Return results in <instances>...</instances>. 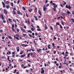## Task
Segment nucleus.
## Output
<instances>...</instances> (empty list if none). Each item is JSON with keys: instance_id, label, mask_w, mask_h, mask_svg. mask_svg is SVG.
Returning <instances> with one entry per match:
<instances>
[{"instance_id": "obj_52", "label": "nucleus", "mask_w": 74, "mask_h": 74, "mask_svg": "<svg viewBox=\"0 0 74 74\" xmlns=\"http://www.w3.org/2000/svg\"><path fill=\"white\" fill-rule=\"evenodd\" d=\"M57 38H56V37H55V36L54 37V40H56Z\"/></svg>"}, {"instance_id": "obj_39", "label": "nucleus", "mask_w": 74, "mask_h": 74, "mask_svg": "<svg viewBox=\"0 0 74 74\" xmlns=\"http://www.w3.org/2000/svg\"><path fill=\"white\" fill-rule=\"evenodd\" d=\"M16 36H17V37H19V35H18V34H16Z\"/></svg>"}, {"instance_id": "obj_41", "label": "nucleus", "mask_w": 74, "mask_h": 74, "mask_svg": "<svg viewBox=\"0 0 74 74\" xmlns=\"http://www.w3.org/2000/svg\"><path fill=\"white\" fill-rule=\"evenodd\" d=\"M71 20L72 21V22L73 23H74V19H71Z\"/></svg>"}, {"instance_id": "obj_34", "label": "nucleus", "mask_w": 74, "mask_h": 74, "mask_svg": "<svg viewBox=\"0 0 74 74\" xmlns=\"http://www.w3.org/2000/svg\"><path fill=\"white\" fill-rule=\"evenodd\" d=\"M62 67V65L60 66H59V69H61V67Z\"/></svg>"}, {"instance_id": "obj_5", "label": "nucleus", "mask_w": 74, "mask_h": 74, "mask_svg": "<svg viewBox=\"0 0 74 74\" xmlns=\"http://www.w3.org/2000/svg\"><path fill=\"white\" fill-rule=\"evenodd\" d=\"M16 49L17 52H19V46L17 47Z\"/></svg>"}, {"instance_id": "obj_37", "label": "nucleus", "mask_w": 74, "mask_h": 74, "mask_svg": "<svg viewBox=\"0 0 74 74\" xmlns=\"http://www.w3.org/2000/svg\"><path fill=\"white\" fill-rule=\"evenodd\" d=\"M45 29H47V24H45Z\"/></svg>"}, {"instance_id": "obj_32", "label": "nucleus", "mask_w": 74, "mask_h": 74, "mask_svg": "<svg viewBox=\"0 0 74 74\" xmlns=\"http://www.w3.org/2000/svg\"><path fill=\"white\" fill-rule=\"evenodd\" d=\"M31 30H32V31L33 32V31H34V28H32L31 29Z\"/></svg>"}, {"instance_id": "obj_50", "label": "nucleus", "mask_w": 74, "mask_h": 74, "mask_svg": "<svg viewBox=\"0 0 74 74\" xmlns=\"http://www.w3.org/2000/svg\"><path fill=\"white\" fill-rule=\"evenodd\" d=\"M56 50H55L53 53L54 54H56Z\"/></svg>"}, {"instance_id": "obj_8", "label": "nucleus", "mask_w": 74, "mask_h": 74, "mask_svg": "<svg viewBox=\"0 0 74 74\" xmlns=\"http://www.w3.org/2000/svg\"><path fill=\"white\" fill-rule=\"evenodd\" d=\"M38 14H40V16H41V11L40 10H39L38 11Z\"/></svg>"}, {"instance_id": "obj_30", "label": "nucleus", "mask_w": 74, "mask_h": 74, "mask_svg": "<svg viewBox=\"0 0 74 74\" xmlns=\"http://www.w3.org/2000/svg\"><path fill=\"white\" fill-rule=\"evenodd\" d=\"M53 7H54V8L56 9V7L55 6V5H54L53 6Z\"/></svg>"}, {"instance_id": "obj_16", "label": "nucleus", "mask_w": 74, "mask_h": 74, "mask_svg": "<svg viewBox=\"0 0 74 74\" xmlns=\"http://www.w3.org/2000/svg\"><path fill=\"white\" fill-rule=\"evenodd\" d=\"M13 14H14V15H15L16 14V12H15V11H13Z\"/></svg>"}, {"instance_id": "obj_53", "label": "nucleus", "mask_w": 74, "mask_h": 74, "mask_svg": "<svg viewBox=\"0 0 74 74\" xmlns=\"http://www.w3.org/2000/svg\"><path fill=\"white\" fill-rule=\"evenodd\" d=\"M5 38V37L4 36H3L2 37V39H3V40H4Z\"/></svg>"}, {"instance_id": "obj_44", "label": "nucleus", "mask_w": 74, "mask_h": 74, "mask_svg": "<svg viewBox=\"0 0 74 74\" xmlns=\"http://www.w3.org/2000/svg\"><path fill=\"white\" fill-rule=\"evenodd\" d=\"M13 11H15V10H16V8H14L13 9Z\"/></svg>"}, {"instance_id": "obj_24", "label": "nucleus", "mask_w": 74, "mask_h": 74, "mask_svg": "<svg viewBox=\"0 0 74 74\" xmlns=\"http://www.w3.org/2000/svg\"><path fill=\"white\" fill-rule=\"evenodd\" d=\"M50 27L52 30H53V28L52 27V26H51Z\"/></svg>"}, {"instance_id": "obj_3", "label": "nucleus", "mask_w": 74, "mask_h": 74, "mask_svg": "<svg viewBox=\"0 0 74 74\" xmlns=\"http://www.w3.org/2000/svg\"><path fill=\"white\" fill-rule=\"evenodd\" d=\"M41 70H42V71H41V74H43V73H44V70L43 69V68H41Z\"/></svg>"}, {"instance_id": "obj_40", "label": "nucleus", "mask_w": 74, "mask_h": 74, "mask_svg": "<svg viewBox=\"0 0 74 74\" xmlns=\"http://www.w3.org/2000/svg\"><path fill=\"white\" fill-rule=\"evenodd\" d=\"M3 8H5V4L4 5H3Z\"/></svg>"}, {"instance_id": "obj_25", "label": "nucleus", "mask_w": 74, "mask_h": 74, "mask_svg": "<svg viewBox=\"0 0 74 74\" xmlns=\"http://www.w3.org/2000/svg\"><path fill=\"white\" fill-rule=\"evenodd\" d=\"M61 23L62 24L63 26H64V23L63 22V21H61Z\"/></svg>"}, {"instance_id": "obj_48", "label": "nucleus", "mask_w": 74, "mask_h": 74, "mask_svg": "<svg viewBox=\"0 0 74 74\" xmlns=\"http://www.w3.org/2000/svg\"><path fill=\"white\" fill-rule=\"evenodd\" d=\"M27 46H28V45H24V46H23V47H27Z\"/></svg>"}, {"instance_id": "obj_17", "label": "nucleus", "mask_w": 74, "mask_h": 74, "mask_svg": "<svg viewBox=\"0 0 74 74\" xmlns=\"http://www.w3.org/2000/svg\"><path fill=\"white\" fill-rule=\"evenodd\" d=\"M8 37L10 39V40H12V37L10 36H8Z\"/></svg>"}, {"instance_id": "obj_2", "label": "nucleus", "mask_w": 74, "mask_h": 74, "mask_svg": "<svg viewBox=\"0 0 74 74\" xmlns=\"http://www.w3.org/2000/svg\"><path fill=\"white\" fill-rule=\"evenodd\" d=\"M47 9H48V8L45 7V5H44L43 7V11H46V10H47Z\"/></svg>"}, {"instance_id": "obj_27", "label": "nucleus", "mask_w": 74, "mask_h": 74, "mask_svg": "<svg viewBox=\"0 0 74 74\" xmlns=\"http://www.w3.org/2000/svg\"><path fill=\"white\" fill-rule=\"evenodd\" d=\"M29 37H33V36H32V35H31V34H29Z\"/></svg>"}, {"instance_id": "obj_18", "label": "nucleus", "mask_w": 74, "mask_h": 74, "mask_svg": "<svg viewBox=\"0 0 74 74\" xmlns=\"http://www.w3.org/2000/svg\"><path fill=\"white\" fill-rule=\"evenodd\" d=\"M29 12H32V9H30L29 10Z\"/></svg>"}, {"instance_id": "obj_60", "label": "nucleus", "mask_w": 74, "mask_h": 74, "mask_svg": "<svg viewBox=\"0 0 74 74\" xmlns=\"http://www.w3.org/2000/svg\"><path fill=\"white\" fill-rule=\"evenodd\" d=\"M12 55H14L15 54V52H12Z\"/></svg>"}, {"instance_id": "obj_7", "label": "nucleus", "mask_w": 74, "mask_h": 74, "mask_svg": "<svg viewBox=\"0 0 74 74\" xmlns=\"http://www.w3.org/2000/svg\"><path fill=\"white\" fill-rule=\"evenodd\" d=\"M3 11H4V13L6 15L7 14V11H6V10H5L4 9L3 10Z\"/></svg>"}, {"instance_id": "obj_29", "label": "nucleus", "mask_w": 74, "mask_h": 74, "mask_svg": "<svg viewBox=\"0 0 74 74\" xmlns=\"http://www.w3.org/2000/svg\"><path fill=\"white\" fill-rule=\"evenodd\" d=\"M60 29H62L63 28V27L61 25H60Z\"/></svg>"}, {"instance_id": "obj_20", "label": "nucleus", "mask_w": 74, "mask_h": 74, "mask_svg": "<svg viewBox=\"0 0 74 74\" xmlns=\"http://www.w3.org/2000/svg\"><path fill=\"white\" fill-rule=\"evenodd\" d=\"M50 52V51H46V53H49Z\"/></svg>"}, {"instance_id": "obj_54", "label": "nucleus", "mask_w": 74, "mask_h": 74, "mask_svg": "<svg viewBox=\"0 0 74 74\" xmlns=\"http://www.w3.org/2000/svg\"><path fill=\"white\" fill-rule=\"evenodd\" d=\"M6 4H9V2L8 1H6Z\"/></svg>"}, {"instance_id": "obj_26", "label": "nucleus", "mask_w": 74, "mask_h": 74, "mask_svg": "<svg viewBox=\"0 0 74 74\" xmlns=\"http://www.w3.org/2000/svg\"><path fill=\"white\" fill-rule=\"evenodd\" d=\"M37 31H40V32H41V31H40L41 29H37Z\"/></svg>"}, {"instance_id": "obj_33", "label": "nucleus", "mask_w": 74, "mask_h": 74, "mask_svg": "<svg viewBox=\"0 0 74 74\" xmlns=\"http://www.w3.org/2000/svg\"><path fill=\"white\" fill-rule=\"evenodd\" d=\"M61 54L62 55H64V56L65 55V54H64V52H63L62 53H61Z\"/></svg>"}, {"instance_id": "obj_22", "label": "nucleus", "mask_w": 74, "mask_h": 74, "mask_svg": "<svg viewBox=\"0 0 74 74\" xmlns=\"http://www.w3.org/2000/svg\"><path fill=\"white\" fill-rule=\"evenodd\" d=\"M14 28V24H12V29H13Z\"/></svg>"}, {"instance_id": "obj_59", "label": "nucleus", "mask_w": 74, "mask_h": 74, "mask_svg": "<svg viewBox=\"0 0 74 74\" xmlns=\"http://www.w3.org/2000/svg\"><path fill=\"white\" fill-rule=\"evenodd\" d=\"M21 31H23V28H22V27H21Z\"/></svg>"}, {"instance_id": "obj_45", "label": "nucleus", "mask_w": 74, "mask_h": 74, "mask_svg": "<svg viewBox=\"0 0 74 74\" xmlns=\"http://www.w3.org/2000/svg\"><path fill=\"white\" fill-rule=\"evenodd\" d=\"M11 5L12 7H13L14 6V5H13V3H11Z\"/></svg>"}, {"instance_id": "obj_23", "label": "nucleus", "mask_w": 74, "mask_h": 74, "mask_svg": "<svg viewBox=\"0 0 74 74\" xmlns=\"http://www.w3.org/2000/svg\"><path fill=\"white\" fill-rule=\"evenodd\" d=\"M39 50L40 52V53H41V51H42V50L41 49H39Z\"/></svg>"}, {"instance_id": "obj_6", "label": "nucleus", "mask_w": 74, "mask_h": 74, "mask_svg": "<svg viewBox=\"0 0 74 74\" xmlns=\"http://www.w3.org/2000/svg\"><path fill=\"white\" fill-rule=\"evenodd\" d=\"M25 55H26V54H23V55H22L21 56V58H24V57H25Z\"/></svg>"}, {"instance_id": "obj_64", "label": "nucleus", "mask_w": 74, "mask_h": 74, "mask_svg": "<svg viewBox=\"0 0 74 74\" xmlns=\"http://www.w3.org/2000/svg\"><path fill=\"white\" fill-rule=\"evenodd\" d=\"M31 21L32 22H34V20H33V19Z\"/></svg>"}, {"instance_id": "obj_21", "label": "nucleus", "mask_w": 74, "mask_h": 74, "mask_svg": "<svg viewBox=\"0 0 74 74\" xmlns=\"http://www.w3.org/2000/svg\"><path fill=\"white\" fill-rule=\"evenodd\" d=\"M16 31L17 32H19V29H16Z\"/></svg>"}, {"instance_id": "obj_35", "label": "nucleus", "mask_w": 74, "mask_h": 74, "mask_svg": "<svg viewBox=\"0 0 74 74\" xmlns=\"http://www.w3.org/2000/svg\"><path fill=\"white\" fill-rule=\"evenodd\" d=\"M16 69H15L14 70V71L13 72L14 73H16Z\"/></svg>"}, {"instance_id": "obj_49", "label": "nucleus", "mask_w": 74, "mask_h": 74, "mask_svg": "<svg viewBox=\"0 0 74 74\" xmlns=\"http://www.w3.org/2000/svg\"><path fill=\"white\" fill-rule=\"evenodd\" d=\"M27 22H28V23H29V24H30V21H29V20H28Z\"/></svg>"}, {"instance_id": "obj_13", "label": "nucleus", "mask_w": 74, "mask_h": 74, "mask_svg": "<svg viewBox=\"0 0 74 74\" xmlns=\"http://www.w3.org/2000/svg\"><path fill=\"white\" fill-rule=\"evenodd\" d=\"M24 51H23V50H22V51H21V53H20V55H22V53H23Z\"/></svg>"}, {"instance_id": "obj_46", "label": "nucleus", "mask_w": 74, "mask_h": 74, "mask_svg": "<svg viewBox=\"0 0 74 74\" xmlns=\"http://www.w3.org/2000/svg\"><path fill=\"white\" fill-rule=\"evenodd\" d=\"M36 27L37 28H38V29H40V27H39V26L38 25H37L36 26Z\"/></svg>"}, {"instance_id": "obj_43", "label": "nucleus", "mask_w": 74, "mask_h": 74, "mask_svg": "<svg viewBox=\"0 0 74 74\" xmlns=\"http://www.w3.org/2000/svg\"><path fill=\"white\" fill-rule=\"evenodd\" d=\"M49 5V4H47V5H46V7H48Z\"/></svg>"}, {"instance_id": "obj_51", "label": "nucleus", "mask_w": 74, "mask_h": 74, "mask_svg": "<svg viewBox=\"0 0 74 74\" xmlns=\"http://www.w3.org/2000/svg\"><path fill=\"white\" fill-rule=\"evenodd\" d=\"M60 6H61V7H62V8H63V5L61 4L60 5Z\"/></svg>"}, {"instance_id": "obj_55", "label": "nucleus", "mask_w": 74, "mask_h": 74, "mask_svg": "<svg viewBox=\"0 0 74 74\" xmlns=\"http://www.w3.org/2000/svg\"><path fill=\"white\" fill-rule=\"evenodd\" d=\"M3 23H5V22H6V21L5 20H3Z\"/></svg>"}, {"instance_id": "obj_4", "label": "nucleus", "mask_w": 74, "mask_h": 74, "mask_svg": "<svg viewBox=\"0 0 74 74\" xmlns=\"http://www.w3.org/2000/svg\"><path fill=\"white\" fill-rule=\"evenodd\" d=\"M14 40H15V38L17 40H19V38H18V37H16V36L15 35L14 36Z\"/></svg>"}, {"instance_id": "obj_36", "label": "nucleus", "mask_w": 74, "mask_h": 74, "mask_svg": "<svg viewBox=\"0 0 74 74\" xmlns=\"http://www.w3.org/2000/svg\"><path fill=\"white\" fill-rule=\"evenodd\" d=\"M48 0H46L45 3H48Z\"/></svg>"}, {"instance_id": "obj_1", "label": "nucleus", "mask_w": 74, "mask_h": 74, "mask_svg": "<svg viewBox=\"0 0 74 74\" xmlns=\"http://www.w3.org/2000/svg\"><path fill=\"white\" fill-rule=\"evenodd\" d=\"M66 8H68V9H69V10H71V6H70V5H69L68 6V5H66Z\"/></svg>"}, {"instance_id": "obj_57", "label": "nucleus", "mask_w": 74, "mask_h": 74, "mask_svg": "<svg viewBox=\"0 0 74 74\" xmlns=\"http://www.w3.org/2000/svg\"><path fill=\"white\" fill-rule=\"evenodd\" d=\"M23 32H24V33L25 32V29H23Z\"/></svg>"}, {"instance_id": "obj_62", "label": "nucleus", "mask_w": 74, "mask_h": 74, "mask_svg": "<svg viewBox=\"0 0 74 74\" xmlns=\"http://www.w3.org/2000/svg\"><path fill=\"white\" fill-rule=\"evenodd\" d=\"M70 56H73V53H70Z\"/></svg>"}, {"instance_id": "obj_15", "label": "nucleus", "mask_w": 74, "mask_h": 74, "mask_svg": "<svg viewBox=\"0 0 74 74\" xmlns=\"http://www.w3.org/2000/svg\"><path fill=\"white\" fill-rule=\"evenodd\" d=\"M6 8H7V9H9V8L10 7V6L9 5H7L6 6Z\"/></svg>"}, {"instance_id": "obj_31", "label": "nucleus", "mask_w": 74, "mask_h": 74, "mask_svg": "<svg viewBox=\"0 0 74 74\" xmlns=\"http://www.w3.org/2000/svg\"><path fill=\"white\" fill-rule=\"evenodd\" d=\"M17 12L18 14H20V12L19 11H17Z\"/></svg>"}, {"instance_id": "obj_58", "label": "nucleus", "mask_w": 74, "mask_h": 74, "mask_svg": "<svg viewBox=\"0 0 74 74\" xmlns=\"http://www.w3.org/2000/svg\"><path fill=\"white\" fill-rule=\"evenodd\" d=\"M53 10L54 11H56V9L53 8Z\"/></svg>"}, {"instance_id": "obj_12", "label": "nucleus", "mask_w": 74, "mask_h": 74, "mask_svg": "<svg viewBox=\"0 0 74 74\" xmlns=\"http://www.w3.org/2000/svg\"><path fill=\"white\" fill-rule=\"evenodd\" d=\"M60 25V23L57 22L56 23V25L57 26L58 25Z\"/></svg>"}, {"instance_id": "obj_63", "label": "nucleus", "mask_w": 74, "mask_h": 74, "mask_svg": "<svg viewBox=\"0 0 74 74\" xmlns=\"http://www.w3.org/2000/svg\"><path fill=\"white\" fill-rule=\"evenodd\" d=\"M52 5H56V4L54 3H52Z\"/></svg>"}, {"instance_id": "obj_10", "label": "nucleus", "mask_w": 74, "mask_h": 74, "mask_svg": "<svg viewBox=\"0 0 74 74\" xmlns=\"http://www.w3.org/2000/svg\"><path fill=\"white\" fill-rule=\"evenodd\" d=\"M27 32H28V33H32V31L27 30Z\"/></svg>"}, {"instance_id": "obj_56", "label": "nucleus", "mask_w": 74, "mask_h": 74, "mask_svg": "<svg viewBox=\"0 0 74 74\" xmlns=\"http://www.w3.org/2000/svg\"><path fill=\"white\" fill-rule=\"evenodd\" d=\"M10 59V56H8V60H9Z\"/></svg>"}, {"instance_id": "obj_11", "label": "nucleus", "mask_w": 74, "mask_h": 74, "mask_svg": "<svg viewBox=\"0 0 74 74\" xmlns=\"http://www.w3.org/2000/svg\"><path fill=\"white\" fill-rule=\"evenodd\" d=\"M34 17H35V18L36 19V21H38V19L37 18V17L36 16H34Z\"/></svg>"}, {"instance_id": "obj_42", "label": "nucleus", "mask_w": 74, "mask_h": 74, "mask_svg": "<svg viewBox=\"0 0 74 74\" xmlns=\"http://www.w3.org/2000/svg\"><path fill=\"white\" fill-rule=\"evenodd\" d=\"M12 30L13 32H15V29H14V28H12Z\"/></svg>"}, {"instance_id": "obj_28", "label": "nucleus", "mask_w": 74, "mask_h": 74, "mask_svg": "<svg viewBox=\"0 0 74 74\" xmlns=\"http://www.w3.org/2000/svg\"><path fill=\"white\" fill-rule=\"evenodd\" d=\"M8 20H9L10 22H12V21L11 20V19L10 18H8Z\"/></svg>"}, {"instance_id": "obj_38", "label": "nucleus", "mask_w": 74, "mask_h": 74, "mask_svg": "<svg viewBox=\"0 0 74 74\" xmlns=\"http://www.w3.org/2000/svg\"><path fill=\"white\" fill-rule=\"evenodd\" d=\"M52 45L53 46V47L55 46V43H52Z\"/></svg>"}, {"instance_id": "obj_14", "label": "nucleus", "mask_w": 74, "mask_h": 74, "mask_svg": "<svg viewBox=\"0 0 74 74\" xmlns=\"http://www.w3.org/2000/svg\"><path fill=\"white\" fill-rule=\"evenodd\" d=\"M61 14L62 15V16H65V14L63 13H61Z\"/></svg>"}, {"instance_id": "obj_9", "label": "nucleus", "mask_w": 74, "mask_h": 74, "mask_svg": "<svg viewBox=\"0 0 74 74\" xmlns=\"http://www.w3.org/2000/svg\"><path fill=\"white\" fill-rule=\"evenodd\" d=\"M1 18L3 20L4 19V16H3V15L2 14H1Z\"/></svg>"}, {"instance_id": "obj_47", "label": "nucleus", "mask_w": 74, "mask_h": 74, "mask_svg": "<svg viewBox=\"0 0 74 74\" xmlns=\"http://www.w3.org/2000/svg\"><path fill=\"white\" fill-rule=\"evenodd\" d=\"M27 57H30V53L28 54V55L27 56Z\"/></svg>"}, {"instance_id": "obj_61", "label": "nucleus", "mask_w": 74, "mask_h": 74, "mask_svg": "<svg viewBox=\"0 0 74 74\" xmlns=\"http://www.w3.org/2000/svg\"><path fill=\"white\" fill-rule=\"evenodd\" d=\"M2 4H3V5H4V4H5V3H4V2H2Z\"/></svg>"}, {"instance_id": "obj_19", "label": "nucleus", "mask_w": 74, "mask_h": 74, "mask_svg": "<svg viewBox=\"0 0 74 74\" xmlns=\"http://www.w3.org/2000/svg\"><path fill=\"white\" fill-rule=\"evenodd\" d=\"M67 13L68 14H71L70 12L69 11H67Z\"/></svg>"}]
</instances>
